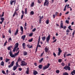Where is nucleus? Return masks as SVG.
<instances>
[{"instance_id": "obj_1", "label": "nucleus", "mask_w": 75, "mask_h": 75, "mask_svg": "<svg viewBox=\"0 0 75 75\" xmlns=\"http://www.w3.org/2000/svg\"><path fill=\"white\" fill-rule=\"evenodd\" d=\"M9 54L10 56L11 57H12V58H14V57H16V56H17V55H18V54H19V51L17 53H15V54H13L12 52H11V51L10 52Z\"/></svg>"}, {"instance_id": "obj_2", "label": "nucleus", "mask_w": 75, "mask_h": 75, "mask_svg": "<svg viewBox=\"0 0 75 75\" xmlns=\"http://www.w3.org/2000/svg\"><path fill=\"white\" fill-rule=\"evenodd\" d=\"M64 69H65L66 70H68L69 71H70L71 70V68L69 66H66L63 68Z\"/></svg>"}, {"instance_id": "obj_3", "label": "nucleus", "mask_w": 75, "mask_h": 75, "mask_svg": "<svg viewBox=\"0 0 75 75\" xmlns=\"http://www.w3.org/2000/svg\"><path fill=\"white\" fill-rule=\"evenodd\" d=\"M27 65V63L25 61H22V62H21V66H26V65Z\"/></svg>"}, {"instance_id": "obj_4", "label": "nucleus", "mask_w": 75, "mask_h": 75, "mask_svg": "<svg viewBox=\"0 0 75 75\" xmlns=\"http://www.w3.org/2000/svg\"><path fill=\"white\" fill-rule=\"evenodd\" d=\"M15 45L16 46L14 47V48L13 50V52H15V51H16V49H17V48H18V43H16L15 44Z\"/></svg>"}, {"instance_id": "obj_5", "label": "nucleus", "mask_w": 75, "mask_h": 75, "mask_svg": "<svg viewBox=\"0 0 75 75\" xmlns=\"http://www.w3.org/2000/svg\"><path fill=\"white\" fill-rule=\"evenodd\" d=\"M60 26L61 28H64V30H65L66 28V26H65L64 27L63 26V21H61Z\"/></svg>"}, {"instance_id": "obj_6", "label": "nucleus", "mask_w": 75, "mask_h": 75, "mask_svg": "<svg viewBox=\"0 0 75 75\" xmlns=\"http://www.w3.org/2000/svg\"><path fill=\"white\" fill-rule=\"evenodd\" d=\"M14 3V6H15L16 5V0H13L12 1H10V4L11 5H13V3Z\"/></svg>"}, {"instance_id": "obj_7", "label": "nucleus", "mask_w": 75, "mask_h": 75, "mask_svg": "<svg viewBox=\"0 0 75 75\" xmlns=\"http://www.w3.org/2000/svg\"><path fill=\"white\" fill-rule=\"evenodd\" d=\"M48 5H49V2L48 1V0L45 1L44 3V6H48Z\"/></svg>"}, {"instance_id": "obj_8", "label": "nucleus", "mask_w": 75, "mask_h": 75, "mask_svg": "<svg viewBox=\"0 0 75 75\" xmlns=\"http://www.w3.org/2000/svg\"><path fill=\"white\" fill-rule=\"evenodd\" d=\"M50 66V64L48 63L47 65L46 66H45V67H43V70H44V69H47V68H48Z\"/></svg>"}, {"instance_id": "obj_9", "label": "nucleus", "mask_w": 75, "mask_h": 75, "mask_svg": "<svg viewBox=\"0 0 75 75\" xmlns=\"http://www.w3.org/2000/svg\"><path fill=\"white\" fill-rule=\"evenodd\" d=\"M14 61H13L11 63V64H10L8 66V68H11V67H12L14 65Z\"/></svg>"}, {"instance_id": "obj_10", "label": "nucleus", "mask_w": 75, "mask_h": 75, "mask_svg": "<svg viewBox=\"0 0 75 75\" xmlns=\"http://www.w3.org/2000/svg\"><path fill=\"white\" fill-rule=\"evenodd\" d=\"M51 37V35H48V37H47L46 38V42H48V41H50V37Z\"/></svg>"}, {"instance_id": "obj_11", "label": "nucleus", "mask_w": 75, "mask_h": 75, "mask_svg": "<svg viewBox=\"0 0 75 75\" xmlns=\"http://www.w3.org/2000/svg\"><path fill=\"white\" fill-rule=\"evenodd\" d=\"M30 69L29 68V67H28L27 69V71H26V73L28 74H29V70Z\"/></svg>"}, {"instance_id": "obj_12", "label": "nucleus", "mask_w": 75, "mask_h": 75, "mask_svg": "<svg viewBox=\"0 0 75 75\" xmlns=\"http://www.w3.org/2000/svg\"><path fill=\"white\" fill-rule=\"evenodd\" d=\"M39 17H40V20H39V23L40 24L41 23V20L44 17L43 16H42L41 17V16H39Z\"/></svg>"}, {"instance_id": "obj_13", "label": "nucleus", "mask_w": 75, "mask_h": 75, "mask_svg": "<svg viewBox=\"0 0 75 75\" xmlns=\"http://www.w3.org/2000/svg\"><path fill=\"white\" fill-rule=\"evenodd\" d=\"M18 33V29H17V30L16 31V32L14 33V35H17Z\"/></svg>"}, {"instance_id": "obj_14", "label": "nucleus", "mask_w": 75, "mask_h": 75, "mask_svg": "<svg viewBox=\"0 0 75 75\" xmlns=\"http://www.w3.org/2000/svg\"><path fill=\"white\" fill-rule=\"evenodd\" d=\"M41 38V36H39V38L38 39V42L37 45H38L40 44V38Z\"/></svg>"}, {"instance_id": "obj_15", "label": "nucleus", "mask_w": 75, "mask_h": 75, "mask_svg": "<svg viewBox=\"0 0 75 75\" xmlns=\"http://www.w3.org/2000/svg\"><path fill=\"white\" fill-rule=\"evenodd\" d=\"M20 30H21V31H22L21 34H23V32H24L23 31V28L22 26H21Z\"/></svg>"}, {"instance_id": "obj_16", "label": "nucleus", "mask_w": 75, "mask_h": 75, "mask_svg": "<svg viewBox=\"0 0 75 75\" xmlns=\"http://www.w3.org/2000/svg\"><path fill=\"white\" fill-rule=\"evenodd\" d=\"M7 50H9V51H10L9 52V54H10V52L11 51V47H8V48H7Z\"/></svg>"}, {"instance_id": "obj_17", "label": "nucleus", "mask_w": 75, "mask_h": 75, "mask_svg": "<svg viewBox=\"0 0 75 75\" xmlns=\"http://www.w3.org/2000/svg\"><path fill=\"white\" fill-rule=\"evenodd\" d=\"M48 48L47 47H46L45 48V52H48Z\"/></svg>"}, {"instance_id": "obj_18", "label": "nucleus", "mask_w": 75, "mask_h": 75, "mask_svg": "<svg viewBox=\"0 0 75 75\" xmlns=\"http://www.w3.org/2000/svg\"><path fill=\"white\" fill-rule=\"evenodd\" d=\"M22 46L23 47V48L25 49V43H23L22 44Z\"/></svg>"}, {"instance_id": "obj_19", "label": "nucleus", "mask_w": 75, "mask_h": 75, "mask_svg": "<svg viewBox=\"0 0 75 75\" xmlns=\"http://www.w3.org/2000/svg\"><path fill=\"white\" fill-rule=\"evenodd\" d=\"M33 74L35 75H37V74H38V72L36 71H33Z\"/></svg>"}, {"instance_id": "obj_20", "label": "nucleus", "mask_w": 75, "mask_h": 75, "mask_svg": "<svg viewBox=\"0 0 75 75\" xmlns=\"http://www.w3.org/2000/svg\"><path fill=\"white\" fill-rule=\"evenodd\" d=\"M38 67L39 69H42V64L38 66Z\"/></svg>"}, {"instance_id": "obj_21", "label": "nucleus", "mask_w": 75, "mask_h": 75, "mask_svg": "<svg viewBox=\"0 0 75 75\" xmlns=\"http://www.w3.org/2000/svg\"><path fill=\"white\" fill-rule=\"evenodd\" d=\"M22 61V59L21 58H19L18 59L17 62H21V61Z\"/></svg>"}, {"instance_id": "obj_22", "label": "nucleus", "mask_w": 75, "mask_h": 75, "mask_svg": "<svg viewBox=\"0 0 75 75\" xmlns=\"http://www.w3.org/2000/svg\"><path fill=\"white\" fill-rule=\"evenodd\" d=\"M16 14V16H18V14L17 13V12L15 11L13 14V17H14Z\"/></svg>"}, {"instance_id": "obj_23", "label": "nucleus", "mask_w": 75, "mask_h": 75, "mask_svg": "<svg viewBox=\"0 0 75 75\" xmlns=\"http://www.w3.org/2000/svg\"><path fill=\"white\" fill-rule=\"evenodd\" d=\"M17 67H16V66H14L13 67V71H15V70H16V69L17 68Z\"/></svg>"}, {"instance_id": "obj_24", "label": "nucleus", "mask_w": 75, "mask_h": 75, "mask_svg": "<svg viewBox=\"0 0 75 75\" xmlns=\"http://www.w3.org/2000/svg\"><path fill=\"white\" fill-rule=\"evenodd\" d=\"M1 65L4 66V62L3 61H2L1 63Z\"/></svg>"}, {"instance_id": "obj_25", "label": "nucleus", "mask_w": 75, "mask_h": 75, "mask_svg": "<svg viewBox=\"0 0 75 75\" xmlns=\"http://www.w3.org/2000/svg\"><path fill=\"white\" fill-rule=\"evenodd\" d=\"M45 36H43L42 37V39L43 41H44L45 40Z\"/></svg>"}, {"instance_id": "obj_26", "label": "nucleus", "mask_w": 75, "mask_h": 75, "mask_svg": "<svg viewBox=\"0 0 75 75\" xmlns=\"http://www.w3.org/2000/svg\"><path fill=\"white\" fill-rule=\"evenodd\" d=\"M25 35H23L21 37V38L23 39V40H24L25 38Z\"/></svg>"}, {"instance_id": "obj_27", "label": "nucleus", "mask_w": 75, "mask_h": 75, "mask_svg": "<svg viewBox=\"0 0 75 75\" xmlns=\"http://www.w3.org/2000/svg\"><path fill=\"white\" fill-rule=\"evenodd\" d=\"M25 14H27V8H25Z\"/></svg>"}, {"instance_id": "obj_28", "label": "nucleus", "mask_w": 75, "mask_h": 75, "mask_svg": "<svg viewBox=\"0 0 75 75\" xmlns=\"http://www.w3.org/2000/svg\"><path fill=\"white\" fill-rule=\"evenodd\" d=\"M10 59H8V58H6V61H5V62L6 63L8 62L9 61H10Z\"/></svg>"}, {"instance_id": "obj_29", "label": "nucleus", "mask_w": 75, "mask_h": 75, "mask_svg": "<svg viewBox=\"0 0 75 75\" xmlns=\"http://www.w3.org/2000/svg\"><path fill=\"white\" fill-rule=\"evenodd\" d=\"M23 55H27V52H26L24 51H23Z\"/></svg>"}, {"instance_id": "obj_30", "label": "nucleus", "mask_w": 75, "mask_h": 75, "mask_svg": "<svg viewBox=\"0 0 75 75\" xmlns=\"http://www.w3.org/2000/svg\"><path fill=\"white\" fill-rule=\"evenodd\" d=\"M71 25H70L68 27V28L69 29V30H73V29H71Z\"/></svg>"}, {"instance_id": "obj_31", "label": "nucleus", "mask_w": 75, "mask_h": 75, "mask_svg": "<svg viewBox=\"0 0 75 75\" xmlns=\"http://www.w3.org/2000/svg\"><path fill=\"white\" fill-rule=\"evenodd\" d=\"M67 5L65 6L64 8V11H66V10H67V9H66L67 8Z\"/></svg>"}, {"instance_id": "obj_32", "label": "nucleus", "mask_w": 75, "mask_h": 75, "mask_svg": "<svg viewBox=\"0 0 75 75\" xmlns=\"http://www.w3.org/2000/svg\"><path fill=\"white\" fill-rule=\"evenodd\" d=\"M0 20H1L2 22H4V18H0Z\"/></svg>"}, {"instance_id": "obj_33", "label": "nucleus", "mask_w": 75, "mask_h": 75, "mask_svg": "<svg viewBox=\"0 0 75 75\" xmlns=\"http://www.w3.org/2000/svg\"><path fill=\"white\" fill-rule=\"evenodd\" d=\"M63 75H69V74L67 72H64L63 74Z\"/></svg>"}, {"instance_id": "obj_34", "label": "nucleus", "mask_w": 75, "mask_h": 75, "mask_svg": "<svg viewBox=\"0 0 75 75\" xmlns=\"http://www.w3.org/2000/svg\"><path fill=\"white\" fill-rule=\"evenodd\" d=\"M58 51H59V52H62V50H61V48H58Z\"/></svg>"}, {"instance_id": "obj_35", "label": "nucleus", "mask_w": 75, "mask_h": 75, "mask_svg": "<svg viewBox=\"0 0 75 75\" xmlns=\"http://www.w3.org/2000/svg\"><path fill=\"white\" fill-rule=\"evenodd\" d=\"M34 6V2H33L31 3V7H33Z\"/></svg>"}, {"instance_id": "obj_36", "label": "nucleus", "mask_w": 75, "mask_h": 75, "mask_svg": "<svg viewBox=\"0 0 75 75\" xmlns=\"http://www.w3.org/2000/svg\"><path fill=\"white\" fill-rule=\"evenodd\" d=\"M75 74V70H73L72 71H71V74Z\"/></svg>"}, {"instance_id": "obj_37", "label": "nucleus", "mask_w": 75, "mask_h": 75, "mask_svg": "<svg viewBox=\"0 0 75 75\" xmlns=\"http://www.w3.org/2000/svg\"><path fill=\"white\" fill-rule=\"evenodd\" d=\"M46 23L47 24H49V20H47L46 21Z\"/></svg>"}, {"instance_id": "obj_38", "label": "nucleus", "mask_w": 75, "mask_h": 75, "mask_svg": "<svg viewBox=\"0 0 75 75\" xmlns=\"http://www.w3.org/2000/svg\"><path fill=\"white\" fill-rule=\"evenodd\" d=\"M43 58H42V59H40V60L39 61V62H40V63H41V62H42V61H43Z\"/></svg>"}, {"instance_id": "obj_39", "label": "nucleus", "mask_w": 75, "mask_h": 75, "mask_svg": "<svg viewBox=\"0 0 75 75\" xmlns=\"http://www.w3.org/2000/svg\"><path fill=\"white\" fill-rule=\"evenodd\" d=\"M66 54H67V52H65L64 54V57L65 58H66V56H65L66 55Z\"/></svg>"}, {"instance_id": "obj_40", "label": "nucleus", "mask_w": 75, "mask_h": 75, "mask_svg": "<svg viewBox=\"0 0 75 75\" xmlns=\"http://www.w3.org/2000/svg\"><path fill=\"white\" fill-rule=\"evenodd\" d=\"M38 45H37V47H36V48L35 52H36L37 51V50H38Z\"/></svg>"}, {"instance_id": "obj_41", "label": "nucleus", "mask_w": 75, "mask_h": 75, "mask_svg": "<svg viewBox=\"0 0 75 75\" xmlns=\"http://www.w3.org/2000/svg\"><path fill=\"white\" fill-rule=\"evenodd\" d=\"M18 62H17L16 63V66L17 67H18Z\"/></svg>"}, {"instance_id": "obj_42", "label": "nucleus", "mask_w": 75, "mask_h": 75, "mask_svg": "<svg viewBox=\"0 0 75 75\" xmlns=\"http://www.w3.org/2000/svg\"><path fill=\"white\" fill-rule=\"evenodd\" d=\"M61 65L62 66H63V67H64L65 65V63H64V62H62L61 63Z\"/></svg>"}, {"instance_id": "obj_43", "label": "nucleus", "mask_w": 75, "mask_h": 75, "mask_svg": "<svg viewBox=\"0 0 75 75\" xmlns=\"http://www.w3.org/2000/svg\"><path fill=\"white\" fill-rule=\"evenodd\" d=\"M30 14L31 15H33L34 14V12L33 11H31L30 12Z\"/></svg>"}, {"instance_id": "obj_44", "label": "nucleus", "mask_w": 75, "mask_h": 75, "mask_svg": "<svg viewBox=\"0 0 75 75\" xmlns=\"http://www.w3.org/2000/svg\"><path fill=\"white\" fill-rule=\"evenodd\" d=\"M33 38H32L31 39L29 40L28 41L29 42H32V41H33Z\"/></svg>"}, {"instance_id": "obj_45", "label": "nucleus", "mask_w": 75, "mask_h": 75, "mask_svg": "<svg viewBox=\"0 0 75 75\" xmlns=\"http://www.w3.org/2000/svg\"><path fill=\"white\" fill-rule=\"evenodd\" d=\"M19 48L18 47L17 49L16 50V52H17L18 51H19V52H20V50H19Z\"/></svg>"}, {"instance_id": "obj_46", "label": "nucleus", "mask_w": 75, "mask_h": 75, "mask_svg": "<svg viewBox=\"0 0 75 75\" xmlns=\"http://www.w3.org/2000/svg\"><path fill=\"white\" fill-rule=\"evenodd\" d=\"M56 73H57V74H59V71L58 70H57L56 71Z\"/></svg>"}, {"instance_id": "obj_47", "label": "nucleus", "mask_w": 75, "mask_h": 75, "mask_svg": "<svg viewBox=\"0 0 75 75\" xmlns=\"http://www.w3.org/2000/svg\"><path fill=\"white\" fill-rule=\"evenodd\" d=\"M69 20H67L65 22L66 23H67V24H69Z\"/></svg>"}, {"instance_id": "obj_48", "label": "nucleus", "mask_w": 75, "mask_h": 75, "mask_svg": "<svg viewBox=\"0 0 75 75\" xmlns=\"http://www.w3.org/2000/svg\"><path fill=\"white\" fill-rule=\"evenodd\" d=\"M2 73H3V74L4 75H6V73H5V71L4 70H3L2 71Z\"/></svg>"}, {"instance_id": "obj_49", "label": "nucleus", "mask_w": 75, "mask_h": 75, "mask_svg": "<svg viewBox=\"0 0 75 75\" xmlns=\"http://www.w3.org/2000/svg\"><path fill=\"white\" fill-rule=\"evenodd\" d=\"M38 3H39V4H41V1H40V0H38Z\"/></svg>"}, {"instance_id": "obj_50", "label": "nucleus", "mask_w": 75, "mask_h": 75, "mask_svg": "<svg viewBox=\"0 0 75 75\" xmlns=\"http://www.w3.org/2000/svg\"><path fill=\"white\" fill-rule=\"evenodd\" d=\"M58 62H62V59H58Z\"/></svg>"}, {"instance_id": "obj_51", "label": "nucleus", "mask_w": 75, "mask_h": 75, "mask_svg": "<svg viewBox=\"0 0 75 75\" xmlns=\"http://www.w3.org/2000/svg\"><path fill=\"white\" fill-rule=\"evenodd\" d=\"M7 43V40H6V42L4 43V46H5Z\"/></svg>"}, {"instance_id": "obj_52", "label": "nucleus", "mask_w": 75, "mask_h": 75, "mask_svg": "<svg viewBox=\"0 0 75 75\" xmlns=\"http://www.w3.org/2000/svg\"><path fill=\"white\" fill-rule=\"evenodd\" d=\"M33 33H31L29 34V36L30 37H31L33 35Z\"/></svg>"}, {"instance_id": "obj_53", "label": "nucleus", "mask_w": 75, "mask_h": 75, "mask_svg": "<svg viewBox=\"0 0 75 75\" xmlns=\"http://www.w3.org/2000/svg\"><path fill=\"white\" fill-rule=\"evenodd\" d=\"M8 32H9V33L11 34V30L10 29L8 30Z\"/></svg>"}, {"instance_id": "obj_54", "label": "nucleus", "mask_w": 75, "mask_h": 75, "mask_svg": "<svg viewBox=\"0 0 75 75\" xmlns=\"http://www.w3.org/2000/svg\"><path fill=\"white\" fill-rule=\"evenodd\" d=\"M9 40H10V41H12V39H11V38H9L8 39V42H10V41H9Z\"/></svg>"}, {"instance_id": "obj_55", "label": "nucleus", "mask_w": 75, "mask_h": 75, "mask_svg": "<svg viewBox=\"0 0 75 75\" xmlns=\"http://www.w3.org/2000/svg\"><path fill=\"white\" fill-rule=\"evenodd\" d=\"M27 22H25L24 26L27 27Z\"/></svg>"}, {"instance_id": "obj_56", "label": "nucleus", "mask_w": 75, "mask_h": 75, "mask_svg": "<svg viewBox=\"0 0 75 75\" xmlns=\"http://www.w3.org/2000/svg\"><path fill=\"white\" fill-rule=\"evenodd\" d=\"M18 70H19V71H22V69L21 68H19Z\"/></svg>"}, {"instance_id": "obj_57", "label": "nucleus", "mask_w": 75, "mask_h": 75, "mask_svg": "<svg viewBox=\"0 0 75 75\" xmlns=\"http://www.w3.org/2000/svg\"><path fill=\"white\" fill-rule=\"evenodd\" d=\"M66 55L67 57H68V56H71V54H67Z\"/></svg>"}, {"instance_id": "obj_58", "label": "nucleus", "mask_w": 75, "mask_h": 75, "mask_svg": "<svg viewBox=\"0 0 75 75\" xmlns=\"http://www.w3.org/2000/svg\"><path fill=\"white\" fill-rule=\"evenodd\" d=\"M35 30H36V28H34L33 29V30H32V31H33V32H34Z\"/></svg>"}, {"instance_id": "obj_59", "label": "nucleus", "mask_w": 75, "mask_h": 75, "mask_svg": "<svg viewBox=\"0 0 75 75\" xmlns=\"http://www.w3.org/2000/svg\"><path fill=\"white\" fill-rule=\"evenodd\" d=\"M53 55L54 56V57H56V54H55V53L54 52H53Z\"/></svg>"}, {"instance_id": "obj_60", "label": "nucleus", "mask_w": 75, "mask_h": 75, "mask_svg": "<svg viewBox=\"0 0 75 75\" xmlns=\"http://www.w3.org/2000/svg\"><path fill=\"white\" fill-rule=\"evenodd\" d=\"M24 15H22L21 16V19L22 20L23 19V17H24Z\"/></svg>"}, {"instance_id": "obj_61", "label": "nucleus", "mask_w": 75, "mask_h": 75, "mask_svg": "<svg viewBox=\"0 0 75 75\" xmlns=\"http://www.w3.org/2000/svg\"><path fill=\"white\" fill-rule=\"evenodd\" d=\"M4 16V12H3L2 14V15L1 16V17H3Z\"/></svg>"}, {"instance_id": "obj_62", "label": "nucleus", "mask_w": 75, "mask_h": 75, "mask_svg": "<svg viewBox=\"0 0 75 75\" xmlns=\"http://www.w3.org/2000/svg\"><path fill=\"white\" fill-rule=\"evenodd\" d=\"M22 13L23 14V15H24V11H22Z\"/></svg>"}, {"instance_id": "obj_63", "label": "nucleus", "mask_w": 75, "mask_h": 75, "mask_svg": "<svg viewBox=\"0 0 75 75\" xmlns=\"http://www.w3.org/2000/svg\"><path fill=\"white\" fill-rule=\"evenodd\" d=\"M27 28L26 27V26H24V28L25 29V31L27 30Z\"/></svg>"}, {"instance_id": "obj_64", "label": "nucleus", "mask_w": 75, "mask_h": 75, "mask_svg": "<svg viewBox=\"0 0 75 75\" xmlns=\"http://www.w3.org/2000/svg\"><path fill=\"white\" fill-rule=\"evenodd\" d=\"M67 33H69V30H68V29H67L66 30Z\"/></svg>"}]
</instances>
